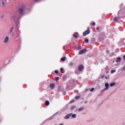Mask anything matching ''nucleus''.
Here are the masks:
<instances>
[{
    "label": "nucleus",
    "instance_id": "c85d7f7f",
    "mask_svg": "<svg viewBox=\"0 0 125 125\" xmlns=\"http://www.w3.org/2000/svg\"><path fill=\"white\" fill-rule=\"evenodd\" d=\"M61 72L62 73H64V71H63V68H61Z\"/></svg>",
    "mask_w": 125,
    "mask_h": 125
},
{
    "label": "nucleus",
    "instance_id": "79ce46f5",
    "mask_svg": "<svg viewBox=\"0 0 125 125\" xmlns=\"http://www.w3.org/2000/svg\"><path fill=\"white\" fill-rule=\"evenodd\" d=\"M5 0V1H6V0Z\"/></svg>",
    "mask_w": 125,
    "mask_h": 125
},
{
    "label": "nucleus",
    "instance_id": "ddd939ff",
    "mask_svg": "<svg viewBox=\"0 0 125 125\" xmlns=\"http://www.w3.org/2000/svg\"><path fill=\"white\" fill-rule=\"evenodd\" d=\"M71 118H73V119H76V118H77V115H76V114H72L71 115Z\"/></svg>",
    "mask_w": 125,
    "mask_h": 125
},
{
    "label": "nucleus",
    "instance_id": "6e6552de",
    "mask_svg": "<svg viewBox=\"0 0 125 125\" xmlns=\"http://www.w3.org/2000/svg\"><path fill=\"white\" fill-rule=\"evenodd\" d=\"M79 70L80 72H82L83 70V66L82 65H81L79 67Z\"/></svg>",
    "mask_w": 125,
    "mask_h": 125
},
{
    "label": "nucleus",
    "instance_id": "473e14b6",
    "mask_svg": "<svg viewBox=\"0 0 125 125\" xmlns=\"http://www.w3.org/2000/svg\"><path fill=\"white\" fill-rule=\"evenodd\" d=\"M76 99H79L80 96H77V97H76Z\"/></svg>",
    "mask_w": 125,
    "mask_h": 125
},
{
    "label": "nucleus",
    "instance_id": "b1692460",
    "mask_svg": "<svg viewBox=\"0 0 125 125\" xmlns=\"http://www.w3.org/2000/svg\"><path fill=\"white\" fill-rule=\"evenodd\" d=\"M12 19H13V20H15L16 19V16H13Z\"/></svg>",
    "mask_w": 125,
    "mask_h": 125
},
{
    "label": "nucleus",
    "instance_id": "bb28decb",
    "mask_svg": "<svg viewBox=\"0 0 125 125\" xmlns=\"http://www.w3.org/2000/svg\"><path fill=\"white\" fill-rule=\"evenodd\" d=\"M4 17H5V16L4 15H3L2 16H1V18L2 19H3V18H4Z\"/></svg>",
    "mask_w": 125,
    "mask_h": 125
},
{
    "label": "nucleus",
    "instance_id": "58836bf2",
    "mask_svg": "<svg viewBox=\"0 0 125 125\" xmlns=\"http://www.w3.org/2000/svg\"><path fill=\"white\" fill-rule=\"evenodd\" d=\"M80 49H82V47H80V48L79 49V50H80Z\"/></svg>",
    "mask_w": 125,
    "mask_h": 125
},
{
    "label": "nucleus",
    "instance_id": "a211bd4d",
    "mask_svg": "<svg viewBox=\"0 0 125 125\" xmlns=\"http://www.w3.org/2000/svg\"><path fill=\"white\" fill-rule=\"evenodd\" d=\"M113 21H115V22H118V18L115 17V18L113 19Z\"/></svg>",
    "mask_w": 125,
    "mask_h": 125
},
{
    "label": "nucleus",
    "instance_id": "9b49d317",
    "mask_svg": "<svg viewBox=\"0 0 125 125\" xmlns=\"http://www.w3.org/2000/svg\"><path fill=\"white\" fill-rule=\"evenodd\" d=\"M45 106H48V105H49V101H46L45 102Z\"/></svg>",
    "mask_w": 125,
    "mask_h": 125
},
{
    "label": "nucleus",
    "instance_id": "4468645a",
    "mask_svg": "<svg viewBox=\"0 0 125 125\" xmlns=\"http://www.w3.org/2000/svg\"><path fill=\"white\" fill-rule=\"evenodd\" d=\"M122 59H121L120 57H118L117 58V60H116V62H121Z\"/></svg>",
    "mask_w": 125,
    "mask_h": 125
},
{
    "label": "nucleus",
    "instance_id": "7c9ffc66",
    "mask_svg": "<svg viewBox=\"0 0 125 125\" xmlns=\"http://www.w3.org/2000/svg\"><path fill=\"white\" fill-rule=\"evenodd\" d=\"M55 73L56 74H58V73H59L58 70H55Z\"/></svg>",
    "mask_w": 125,
    "mask_h": 125
},
{
    "label": "nucleus",
    "instance_id": "412c9836",
    "mask_svg": "<svg viewBox=\"0 0 125 125\" xmlns=\"http://www.w3.org/2000/svg\"><path fill=\"white\" fill-rule=\"evenodd\" d=\"M42 0H34V1H35V2H40V1H42Z\"/></svg>",
    "mask_w": 125,
    "mask_h": 125
},
{
    "label": "nucleus",
    "instance_id": "4c0bfd02",
    "mask_svg": "<svg viewBox=\"0 0 125 125\" xmlns=\"http://www.w3.org/2000/svg\"><path fill=\"white\" fill-rule=\"evenodd\" d=\"M105 79H106V80H107V79H108V77H107V76H106Z\"/></svg>",
    "mask_w": 125,
    "mask_h": 125
},
{
    "label": "nucleus",
    "instance_id": "9d476101",
    "mask_svg": "<svg viewBox=\"0 0 125 125\" xmlns=\"http://www.w3.org/2000/svg\"><path fill=\"white\" fill-rule=\"evenodd\" d=\"M109 85L110 86H111V87L114 86V85H116V83L114 82V83H111Z\"/></svg>",
    "mask_w": 125,
    "mask_h": 125
},
{
    "label": "nucleus",
    "instance_id": "4be33fe9",
    "mask_svg": "<svg viewBox=\"0 0 125 125\" xmlns=\"http://www.w3.org/2000/svg\"><path fill=\"white\" fill-rule=\"evenodd\" d=\"M88 42H89L88 39L87 38H86L85 39V42H86V43H88Z\"/></svg>",
    "mask_w": 125,
    "mask_h": 125
},
{
    "label": "nucleus",
    "instance_id": "c9c22d12",
    "mask_svg": "<svg viewBox=\"0 0 125 125\" xmlns=\"http://www.w3.org/2000/svg\"><path fill=\"white\" fill-rule=\"evenodd\" d=\"M75 35H76V36H78V35H79V34H78V33H76L75 34Z\"/></svg>",
    "mask_w": 125,
    "mask_h": 125
},
{
    "label": "nucleus",
    "instance_id": "2f4dec72",
    "mask_svg": "<svg viewBox=\"0 0 125 125\" xmlns=\"http://www.w3.org/2000/svg\"><path fill=\"white\" fill-rule=\"evenodd\" d=\"M100 88V87L97 86L96 87V89H99Z\"/></svg>",
    "mask_w": 125,
    "mask_h": 125
},
{
    "label": "nucleus",
    "instance_id": "2eb2a0df",
    "mask_svg": "<svg viewBox=\"0 0 125 125\" xmlns=\"http://www.w3.org/2000/svg\"><path fill=\"white\" fill-rule=\"evenodd\" d=\"M10 37H14V33L13 32H9Z\"/></svg>",
    "mask_w": 125,
    "mask_h": 125
},
{
    "label": "nucleus",
    "instance_id": "f704fd0d",
    "mask_svg": "<svg viewBox=\"0 0 125 125\" xmlns=\"http://www.w3.org/2000/svg\"><path fill=\"white\" fill-rule=\"evenodd\" d=\"M92 25H94V26H95V22H93V23L92 24Z\"/></svg>",
    "mask_w": 125,
    "mask_h": 125
},
{
    "label": "nucleus",
    "instance_id": "c756f323",
    "mask_svg": "<svg viewBox=\"0 0 125 125\" xmlns=\"http://www.w3.org/2000/svg\"><path fill=\"white\" fill-rule=\"evenodd\" d=\"M75 102V100H72L70 102V103H74Z\"/></svg>",
    "mask_w": 125,
    "mask_h": 125
},
{
    "label": "nucleus",
    "instance_id": "423d86ee",
    "mask_svg": "<svg viewBox=\"0 0 125 125\" xmlns=\"http://www.w3.org/2000/svg\"><path fill=\"white\" fill-rule=\"evenodd\" d=\"M72 113H69L68 114H67L64 117V119H65V120H68V119L70 118V117H71V116H72Z\"/></svg>",
    "mask_w": 125,
    "mask_h": 125
},
{
    "label": "nucleus",
    "instance_id": "f3484780",
    "mask_svg": "<svg viewBox=\"0 0 125 125\" xmlns=\"http://www.w3.org/2000/svg\"><path fill=\"white\" fill-rule=\"evenodd\" d=\"M84 109V107H81L78 109V112H81V111H83Z\"/></svg>",
    "mask_w": 125,
    "mask_h": 125
},
{
    "label": "nucleus",
    "instance_id": "a878e982",
    "mask_svg": "<svg viewBox=\"0 0 125 125\" xmlns=\"http://www.w3.org/2000/svg\"><path fill=\"white\" fill-rule=\"evenodd\" d=\"M73 36L75 37V38H76V39H78V35H76V34H74V35H73Z\"/></svg>",
    "mask_w": 125,
    "mask_h": 125
},
{
    "label": "nucleus",
    "instance_id": "1a4fd4ad",
    "mask_svg": "<svg viewBox=\"0 0 125 125\" xmlns=\"http://www.w3.org/2000/svg\"><path fill=\"white\" fill-rule=\"evenodd\" d=\"M50 87L51 88V89H53L55 87V85L54 83H52L50 85Z\"/></svg>",
    "mask_w": 125,
    "mask_h": 125
},
{
    "label": "nucleus",
    "instance_id": "dca6fc26",
    "mask_svg": "<svg viewBox=\"0 0 125 125\" xmlns=\"http://www.w3.org/2000/svg\"><path fill=\"white\" fill-rule=\"evenodd\" d=\"M61 60L62 61V62H64L66 60V57H62L61 58Z\"/></svg>",
    "mask_w": 125,
    "mask_h": 125
},
{
    "label": "nucleus",
    "instance_id": "20e7f679",
    "mask_svg": "<svg viewBox=\"0 0 125 125\" xmlns=\"http://www.w3.org/2000/svg\"><path fill=\"white\" fill-rule=\"evenodd\" d=\"M85 52H86V49H83L80 51V52L79 53V55L83 54V53H85Z\"/></svg>",
    "mask_w": 125,
    "mask_h": 125
},
{
    "label": "nucleus",
    "instance_id": "72a5a7b5",
    "mask_svg": "<svg viewBox=\"0 0 125 125\" xmlns=\"http://www.w3.org/2000/svg\"><path fill=\"white\" fill-rule=\"evenodd\" d=\"M125 66L123 67L122 70L125 71Z\"/></svg>",
    "mask_w": 125,
    "mask_h": 125
},
{
    "label": "nucleus",
    "instance_id": "37998d69",
    "mask_svg": "<svg viewBox=\"0 0 125 125\" xmlns=\"http://www.w3.org/2000/svg\"><path fill=\"white\" fill-rule=\"evenodd\" d=\"M119 71H121V69H119Z\"/></svg>",
    "mask_w": 125,
    "mask_h": 125
},
{
    "label": "nucleus",
    "instance_id": "7ed1b4c3",
    "mask_svg": "<svg viewBox=\"0 0 125 125\" xmlns=\"http://www.w3.org/2000/svg\"><path fill=\"white\" fill-rule=\"evenodd\" d=\"M24 10H25V6L22 5L21 8L19 9V11H20V13H21V14H23V13L24 12Z\"/></svg>",
    "mask_w": 125,
    "mask_h": 125
},
{
    "label": "nucleus",
    "instance_id": "ea45409f",
    "mask_svg": "<svg viewBox=\"0 0 125 125\" xmlns=\"http://www.w3.org/2000/svg\"><path fill=\"white\" fill-rule=\"evenodd\" d=\"M97 29V30H99V28H98Z\"/></svg>",
    "mask_w": 125,
    "mask_h": 125
},
{
    "label": "nucleus",
    "instance_id": "6ab92c4d",
    "mask_svg": "<svg viewBox=\"0 0 125 125\" xmlns=\"http://www.w3.org/2000/svg\"><path fill=\"white\" fill-rule=\"evenodd\" d=\"M69 66H70V67H72V66H73V65H74V63H73V62H70V63H69Z\"/></svg>",
    "mask_w": 125,
    "mask_h": 125
},
{
    "label": "nucleus",
    "instance_id": "f03ea898",
    "mask_svg": "<svg viewBox=\"0 0 125 125\" xmlns=\"http://www.w3.org/2000/svg\"><path fill=\"white\" fill-rule=\"evenodd\" d=\"M9 42V37L7 36L5 38L4 40V43L5 44H7Z\"/></svg>",
    "mask_w": 125,
    "mask_h": 125
},
{
    "label": "nucleus",
    "instance_id": "e433bc0d",
    "mask_svg": "<svg viewBox=\"0 0 125 125\" xmlns=\"http://www.w3.org/2000/svg\"><path fill=\"white\" fill-rule=\"evenodd\" d=\"M124 60H125V55L124 56Z\"/></svg>",
    "mask_w": 125,
    "mask_h": 125
},
{
    "label": "nucleus",
    "instance_id": "0eeeda50",
    "mask_svg": "<svg viewBox=\"0 0 125 125\" xmlns=\"http://www.w3.org/2000/svg\"><path fill=\"white\" fill-rule=\"evenodd\" d=\"M89 33H90V30H86L85 32L83 33V35L86 36L87 35H88Z\"/></svg>",
    "mask_w": 125,
    "mask_h": 125
},
{
    "label": "nucleus",
    "instance_id": "aec40b11",
    "mask_svg": "<svg viewBox=\"0 0 125 125\" xmlns=\"http://www.w3.org/2000/svg\"><path fill=\"white\" fill-rule=\"evenodd\" d=\"M75 108H76V106L73 105L71 107V110H74L75 109Z\"/></svg>",
    "mask_w": 125,
    "mask_h": 125
},
{
    "label": "nucleus",
    "instance_id": "f8f14e48",
    "mask_svg": "<svg viewBox=\"0 0 125 125\" xmlns=\"http://www.w3.org/2000/svg\"><path fill=\"white\" fill-rule=\"evenodd\" d=\"M14 29V26L12 27L10 30L9 33H13Z\"/></svg>",
    "mask_w": 125,
    "mask_h": 125
},
{
    "label": "nucleus",
    "instance_id": "393cba45",
    "mask_svg": "<svg viewBox=\"0 0 125 125\" xmlns=\"http://www.w3.org/2000/svg\"><path fill=\"white\" fill-rule=\"evenodd\" d=\"M55 80L57 82L59 81V77H56Z\"/></svg>",
    "mask_w": 125,
    "mask_h": 125
},
{
    "label": "nucleus",
    "instance_id": "cd10ccee",
    "mask_svg": "<svg viewBox=\"0 0 125 125\" xmlns=\"http://www.w3.org/2000/svg\"><path fill=\"white\" fill-rule=\"evenodd\" d=\"M93 90H94V88H92L90 90V91H91V92H92V91H93Z\"/></svg>",
    "mask_w": 125,
    "mask_h": 125
},
{
    "label": "nucleus",
    "instance_id": "5701e85b",
    "mask_svg": "<svg viewBox=\"0 0 125 125\" xmlns=\"http://www.w3.org/2000/svg\"><path fill=\"white\" fill-rule=\"evenodd\" d=\"M116 72V70H111V73L113 74V73H115Z\"/></svg>",
    "mask_w": 125,
    "mask_h": 125
},
{
    "label": "nucleus",
    "instance_id": "39448f33",
    "mask_svg": "<svg viewBox=\"0 0 125 125\" xmlns=\"http://www.w3.org/2000/svg\"><path fill=\"white\" fill-rule=\"evenodd\" d=\"M5 5V3H4V1L2 0H0V6L2 7H4Z\"/></svg>",
    "mask_w": 125,
    "mask_h": 125
},
{
    "label": "nucleus",
    "instance_id": "f257e3e1",
    "mask_svg": "<svg viewBox=\"0 0 125 125\" xmlns=\"http://www.w3.org/2000/svg\"><path fill=\"white\" fill-rule=\"evenodd\" d=\"M104 85L105 88L103 90V92L104 91H106V90H108V89H109V83H105Z\"/></svg>",
    "mask_w": 125,
    "mask_h": 125
},
{
    "label": "nucleus",
    "instance_id": "a19ab883",
    "mask_svg": "<svg viewBox=\"0 0 125 125\" xmlns=\"http://www.w3.org/2000/svg\"><path fill=\"white\" fill-rule=\"evenodd\" d=\"M104 77H105V76H103V78H104Z\"/></svg>",
    "mask_w": 125,
    "mask_h": 125
}]
</instances>
